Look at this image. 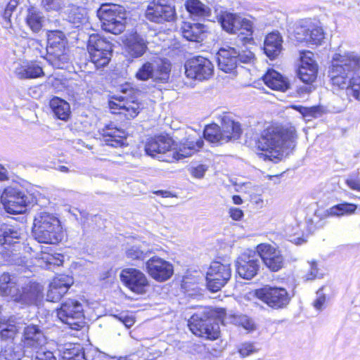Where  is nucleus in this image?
Masks as SVG:
<instances>
[{
  "label": "nucleus",
  "mask_w": 360,
  "mask_h": 360,
  "mask_svg": "<svg viewBox=\"0 0 360 360\" xmlns=\"http://www.w3.org/2000/svg\"><path fill=\"white\" fill-rule=\"evenodd\" d=\"M328 76L334 86L346 89L347 95L360 101V55L352 51L333 56Z\"/></svg>",
  "instance_id": "f257e3e1"
},
{
  "label": "nucleus",
  "mask_w": 360,
  "mask_h": 360,
  "mask_svg": "<svg viewBox=\"0 0 360 360\" xmlns=\"http://www.w3.org/2000/svg\"><path fill=\"white\" fill-rule=\"evenodd\" d=\"M172 143V139L164 136L150 137L146 143L145 151L151 157L169 162L191 156L202 147L204 141L200 137L189 136L176 151L171 150Z\"/></svg>",
  "instance_id": "f03ea898"
},
{
  "label": "nucleus",
  "mask_w": 360,
  "mask_h": 360,
  "mask_svg": "<svg viewBox=\"0 0 360 360\" xmlns=\"http://www.w3.org/2000/svg\"><path fill=\"white\" fill-rule=\"evenodd\" d=\"M295 138L294 129L285 130L281 127L269 126L262 132L257 140V148L262 151L258 155L264 160H279L283 155V148L290 147Z\"/></svg>",
  "instance_id": "7ed1b4c3"
},
{
  "label": "nucleus",
  "mask_w": 360,
  "mask_h": 360,
  "mask_svg": "<svg viewBox=\"0 0 360 360\" xmlns=\"http://www.w3.org/2000/svg\"><path fill=\"white\" fill-rule=\"evenodd\" d=\"M34 238L41 243L56 244L62 240L63 231L59 219L46 212L37 214L32 227Z\"/></svg>",
  "instance_id": "20e7f679"
},
{
  "label": "nucleus",
  "mask_w": 360,
  "mask_h": 360,
  "mask_svg": "<svg viewBox=\"0 0 360 360\" xmlns=\"http://www.w3.org/2000/svg\"><path fill=\"white\" fill-rule=\"evenodd\" d=\"M97 16L102 23V28L106 32L119 34L125 29L127 13L122 6L103 4L97 11Z\"/></svg>",
  "instance_id": "39448f33"
},
{
  "label": "nucleus",
  "mask_w": 360,
  "mask_h": 360,
  "mask_svg": "<svg viewBox=\"0 0 360 360\" xmlns=\"http://www.w3.org/2000/svg\"><path fill=\"white\" fill-rule=\"evenodd\" d=\"M171 64L168 60L154 58L144 62L138 69L135 77L140 81L152 79L156 82L166 83L169 79Z\"/></svg>",
  "instance_id": "423d86ee"
},
{
  "label": "nucleus",
  "mask_w": 360,
  "mask_h": 360,
  "mask_svg": "<svg viewBox=\"0 0 360 360\" xmlns=\"http://www.w3.org/2000/svg\"><path fill=\"white\" fill-rule=\"evenodd\" d=\"M47 38V60L54 68H64L70 60L65 49V34L59 30H51L49 32Z\"/></svg>",
  "instance_id": "0eeeda50"
},
{
  "label": "nucleus",
  "mask_w": 360,
  "mask_h": 360,
  "mask_svg": "<svg viewBox=\"0 0 360 360\" xmlns=\"http://www.w3.org/2000/svg\"><path fill=\"white\" fill-rule=\"evenodd\" d=\"M254 53L245 49H236L226 46L221 48L217 53L219 68L224 72H233L240 63H248L254 59Z\"/></svg>",
  "instance_id": "6e6552de"
},
{
  "label": "nucleus",
  "mask_w": 360,
  "mask_h": 360,
  "mask_svg": "<svg viewBox=\"0 0 360 360\" xmlns=\"http://www.w3.org/2000/svg\"><path fill=\"white\" fill-rule=\"evenodd\" d=\"M121 95H115L109 102L110 108L113 113L124 114L129 118L135 117L140 110L139 103L132 100L134 94V89L129 84L121 85L119 87Z\"/></svg>",
  "instance_id": "1a4fd4ad"
},
{
  "label": "nucleus",
  "mask_w": 360,
  "mask_h": 360,
  "mask_svg": "<svg viewBox=\"0 0 360 360\" xmlns=\"http://www.w3.org/2000/svg\"><path fill=\"white\" fill-rule=\"evenodd\" d=\"M90 61L96 69L105 67L112 55V44L98 34L89 37L87 45Z\"/></svg>",
  "instance_id": "9d476101"
},
{
  "label": "nucleus",
  "mask_w": 360,
  "mask_h": 360,
  "mask_svg": "<svg viewBox=\"0 0 360 360\" xmlns=\"http://www.w3.org/2000/svg\"><path fill=\"white\" fill-rule=\"evenodd\" d=\"M57 316L70 329L78 330L84 326L82 304L76 300L68 299L57 309Z\"/></svg>",
  "instance_id": "9b49d317"
},
{
  "label": "nucleus",
  "mask_w": 360,
  "mask_h": 360,
  "mask_svg": "<svg viewBox=\"0 0 360 360\" xmlns=\"http://www.w3.org/2000/svg\"><path fill=\"white\" fill-rule=\"evenodd\" d=\"M255 295L269 307L276 309L285 308L291 300L290 295L285 288L269 285L257 290Z\"/></svg>",
  "instance_id": "f8f14e48"
},
{
  "label": "nucleus",
  "mask_w": 360,
  "mask_h": 360,
  "mask_svg": "<svg viewBox=\"0 0 360 360\" xmlns=\"http://www.w3.org/2000/svg\"><path fill=\"white\" fill-rule=\"evenodd\" d=\"M231 276V269L229 264L213 262L207 272V286L210 291L217 292L226 284Z\"/></svg>",
  "instance_id": "ddd939ff"
},
{
  "label": "nucleus",
  "mask_w": 360,
  "mask_h": 360,
  "mask_svg": "<svg viewBox=\"0 0 360 360\" xmlns=\"http://www.w3.org/2000/svg\"><path fill=\"white\" fill-rule=\"evenodd\" d=\"M214 73L211 61L202 56L188 60L185 64V74L187 77L200 81L209 79Z\"/></svg>",
  "instance_id": "4468645a"
},
{
  "label": "nucleus",
  "mask_w": 360,
  "mask_h": 360,
  "mask_svg": "<svg viewBox=\"0 0 360 360\" xmlns=\"http://www.w3.org/2000/svg\"><path fill=\"white\" fill-rule=\"evenodd\" d=\"M1 202L8 213L19 214L25 210L27 197L22 191L9 186L2 193Z\"/></svg>",
  "instance_id": "2eb2a0df"
},
{
  "label": "nucleus",
  "mask_w": 360,
  "mask_h": 360,
  "mask_svg": "<svg viewBox=\"0 0 360 360\" xmlns=\"http://www.w3.org/2000/svg\"><path fill=\"white\" fill-rule=\"evenodd\" d=\"M219 22L226 32L236 34L240 31V34L251 35L252 33V22L240 15L231 13H223L219 17Z\"/></svg>",
  "instance_id": "dca6fc26"
},
{
  "label": "nucleus",
  "mask_w": 360,
  "mask_h": 360,
  "mask_svg": "<svg viewBox=\"0 0 360 360\" xmlns=\"http://www.w3.org/2000/svg\"><path fill=\"white\" fill-rule=\"evenodd\" d=\"M258 257H260L264 265L271 271H278L284 266V257L280 250L267 244L261 243L256 248Z\"/></svg>",
  "instance_id": "f3484780"
},
{
  "label": "nucleus",
  "mask_w": 360,
  "mask_h": 360,
  "mask_svg": "<svg viewBox=\"0 0 360 360\" xmlns=\"http://www.w3.org/2000/svg\"><path fill=\"white\" fill-rule=\"evenodd\" d=\"M146 271L153 279L158 282L167 281L174 273L173 265L158 256L150 257L146 262Z\"/></svg>",
  "instance_id": "a211bd4d"
},
{
  "label": "nucleus",
  "mask_w": 360,
  "mask_h": 360,
  "mask_svg": "<svg viewBox=\"0 0 360 360\" xmlns=\"http://www.w3.org/2000/svg\"><path fill=\"white\" fill-rule=\"evenodd\" d=\"M236 271L240 277L250 280L259 269V259L257 252L243 253L236 261Z\"/></svg>",
  "instance_id": "6ab92c4d"
},
{
  "label": "nucleus",
  "mask_w": 360,
  "mask_h": 360,
  "mask_svg": "<svg viewBox=\"0 0 360 360\" xmlns=\"http://www.w3.org/2000/svg\"><path fill=\"white\" fill-rule=\"evenodd\" d=\"M175 10L173 7L160 0H153L148 5L146 18L150 21L162 23L174 20Z\"/></svg>",
  "instance_id": "aec40b11"
},
{
  "label": "nucleus",
  "mask_w": 360,
  "mask_h": 360,
  "mask_svg": "<svg viewBox=\"0 0 360 360\" xmlns=\"http://www.w3.org/2000/svg\"><path fill=\"white\" fill-rule=\"evenodd\" d=\"M300 64L297 71L299 78L304 83H311L318 72L317 64L314 59V53L309 51L300 52Z\"/></svg>",
  "instance_id": "412c9836"
},
{
  "label": "nucleus",
  "mask_w": 360,
  "mask_h": 360,
  "mask_svg": "<svg viewBox=\"0 0 360 360\" xmlns=\"http://www.w3.org/2000/svg\"><path fill=\"white\" fill-rule=\"evenodd\" d=\"M120 278L127 287L138 294L144 292L145 288L148 285L146 275L136 269L129 268L122 270Z\"/></svg>",
  "instance_id": "4be33fe9"
},
{
  "label": "nucleus",
  "mask_w": 360,
  "mask_h": 360,
  "mask_svg": "<svg viewBox=\"0 0 360 360\" xmlns=\"http://www.w3.org/2000/svg\"><path fill=\"white\" fill-rule=\"evenodd\" d=\"M46 342V336L39 326L30 324L24 328L21 346L25 349H37L45 345Z\"/></svg>",
  "instance_id": "5701e85b"
},
{
  "label": "nucleus",
  "mask_w": 360,
  "mask_h": 360,
  "mask_svg": "<svg viewBox=\"0 0 360 360\" xmlns=\"http://www.w3.org/2000/svg\"><path fill=\"white\" fill-rule=\"evenodd\" d=\"M73 282V278L68 275L62 274L56 276L49 285L46 295L47 301H59L67 293Z\"/></svg>",
  "instance_id": "b1692460"
},
{
  "label": "nucleus",
  "mask_w": 360,
  "mask_h": 360,
  "mask_svg": "<svg viewBox=\"0 0 360 360\" xmlns=\"http://www.w3.org/2000/svg\"><path fill=\"white\" fill-rule=\"evenodd\" d=\"M43 287L39 283L30 282L18 289L15 302L25 304H36L43 297Z\"/></svg>",
  "instance_id": "393cba45"
},
{
  "label": "nucleus",
  "mask_w": 360,
  "mask_h": 360,
  "mask_svg": "<svg viewBox=\"0 0 360 360\" xmlns=\"http://www.w3.org/2000/svg\"><path fill=\"white\" fill-rule=\"evenodd\" d=\"M295 37L298 41H306L311 44H321L324 39L322 27L317 26H300L297 27Z\"/></svg>",
  "instance_id": "a878e982"
},
{
  "label": "nucleus",
  "mask_w": 360,
  "mask_h": 360,
  "mask_svg": "<svg viewBox=\"0 0 360 360\" xmlns=\"http://www.w3.org/2000/svg\"><path fill=\"white\" fill-rule=\"evenodd\" d=\"M103 141L108 146L115 148L121 147L124 144L127 134L114 124L107 125L101 131Z\"/></svg>",
  "instance_id": "bb28decb"
},
{
  "label": "nucleus",
  "mask_w": 360,
  "mask_h": 360,
  "mask_svg": "<svg viewBox=\"0 0 360 360\" xmlns=\"http://www.w3.org/2000/svg\"><path fill=\"white\" fill-rule=\"evenodd\" d=\"M211 311H203L193 314L188 321V327L191 331L195 335H202L207 327H209L216 321L210 316Z\"/></svg>",
  "instance_id": "cd10ccee"
},
{
  "label": "nucleus",
  "mask_w": 360,
  "mask_h": 360,
  "mask_svg": "<svg viewBox=\"0 0 360 360\" xmlns=\"http://www.w3.org/2000/svg\"><path fill=\"white\" fill-rule=\"evenodd\" d=\"M181 30L182 36L188 41L199 42L204 39L205 27L201 23L184 22Z\"/></svg>",
  "instance_id": "c85d7f7f"
},
{
  "label": "nucleus",
  "mask_w": 360,
  "mask_h": 360,
  "mask_svg": "<svg viewBox=\"0 0 360 360\" xmlns=\"http://www.w3.org/2000/svg\"><path fill=\"white\" fill-rule=\"evenodd\" d=\"M221 129L224 134V141L225 142L232 139H238L242 134L240 124L238 122H234L226 115H224L221 118Z\"/></svg>",
  "instance_id": "c756f323"
},
{
  "label": "nucleus",
  "mask_w": 360,
  "mask_h": 360,
  "mask_svg": "<svg viewBox=\"0 0 360 360\" xmlns=\"http://www.w3.org/2000/svg\"><path fill=\"white\" fill-rule=\"evenodd\" d=\"M283 39L278 32H271L266 35L264 42V51L266 55L274 59L282 50Z\"/></svg>",
  "instance_id": "7c9ffc66"
},
{
  "label": "nucleus",
  "mask_w": 360,
  "mask_h": 360,
  "mask_svg": "<svg viewBox=\"0 0 360 360\" xmlns=\"http://www.w3.org/2000/svg\"><path fill=\"white\" fill-rule=\"evenodd\" d=\"M18 280L14 276L4 273L0 276V293L3 296L9 297L15 301L18 288Z\"/></svg>",
  "instance_id": "2f4dec72"
},
{
  "label": "nucleus",
  "mask_w": 360,
  "mask_h": 360,
  "mask_svg": "<svg viewBox=\"0 0 360 360\" xmlns=\"http://www.w3.org/2000/svg\"><path fill=\"white\" fill-rule=\"evenodd\" d=\"M264 84L271 89L285 91L289 89V83L279 72L269 70L263 76Z\"/></svg>",
  "instance_id": "473e14b6"
},
{
  "label": "nucleus",
  "mask_w": 360,
  "mask_h": 360,
  "mask_svg": "<svg viewBox=\"0 0 360 360\" xmlns=\"http://www.w3.org/2000/svg\"><path fill=\"white\" fill-rule=\"evenodd\" d=\"M146 50L147 42L142 37L136 34L127 39L126 51L131 57H141Z\"/></svg>",
  "instance_id": "72a5a7b5"
},
{
  "label": "nucleus",
  "mask_w": 360,
  "mask_h": 360,
  "mask_svg": "<svg viewBox=\"0 0 360 360\" xmlns=\"http://www.w3.org/2000/svg\"><path fill=\"white\" fill-rule=\"evenodd\" d=\"M22 235V230L17 226L0 224V244L15 243L16 240L21 238Z\"/></svg>",
  "instance_id": "f704fd0d"
},
{
  "label": "nucleus",
  "mask_w": 360,
  "mask_h": 360,
  "mask_svg": "<svg viewBox=\"0 0 360 360\" xmlns=\"http://www.w3.org/2000/svg\"><path fill=\"white\" fill-rule=\"evenodd\" d=\"M158 248H147L145 243L130 245L125 250L126 257L130 260L142 261L150 253L158 251Z\"/></svg>",
  "instance_id": "c9c22d12"
},
{
  "label": "nucleus",
  "mask_w": 360,
  "mask_h": 360,
  "mask_svg": "<svg viewBox=\"0 0 360 360\" xmlns=\"http://www.w3.org/2000/svg\"><path fill=\"white\" fill-rule=\"evenodd\" d=\"M15 72L20 79H33L44 75L41 65L36 62L27 63L17 68Z\"/></svg>",
  "instance_id": "e433bc0d"
},
{
  "label": "nucleus",
  "mask_w": 360,
  "mask_h": 360,
  "mask_svg": "<svg viewBox=\"0 0 360 360\" xmlns=\"http://www.w3.org/2000/svg\"><path fill=\"white\" fill-rule=\"evenodd\" d=\"M50 107L58 119L68 120L71 113L70 107L68 102L55 97L51 100Z\"/></svg>",
  "instance_id": "4c0bfd02"
},
{
  "label": "nucleus",
  "mask_w": 360,
  "mask_h": 360,
  "mask_svg": "<svg viewBox=\"0 0 360 360\" xmlns=\"http://www.w3.org/2000/svg\"><path fill=\"white\" fill-rule=\"evenodd\" d=\"M68 20L76 27L87 22V12L85 8L75 5H70L65 11Z\"/></svg>",
  "instance_id": "58836bf2"
},
{
  "label": "nucleus",
  "mask_w": 360,
  "mask_h": 360,
  "mask_svg": "<svg viewBox=\"0 0 360 360\" xmlns=\"http://www.w3.org/2000/svg\"><path fill=\"white\" fill-rule=\"evenodd\" d=\"M44 20L43 14L36 8H31L28 9L26 22L32 32H39L43 27Z\"/></svg>",
  "instance_id": "ea45409f"
},
{
  "label": "nucleus",
  "mask_w": 360,
  "mask_h": 360,
  "mask_svg": "<svg viewBox=\"0 0 360 360\" xmlns=\"http://www.w3.org/2000/svg\"><path fill=\"white\" fill-rule=\"evenodd\" d=\"M186 8L191 15L198 17H208L210 15L211 10L200 0H187Z\"/></svg>",
  "instance_id": "a19ab883"
},
{
  "label": "nucleus",
  "mask_w": 360,
  "mask_h": 360,
  "mask_svg": "<svg viewBox=\"0 0 360 360\" xmlns=\"http://www.w3.org/2000/svg\"><path fill=\"white\" fill-rule=\"evenodd\" d=\"M205 139L212 143H226L224 141V134L221 129L217 124H211L207 125L204 130Z\"/></svg>",
  "instance_id": "79ce46f5"
},
{
  "label": "nucleus",
  "mask_w": 360,
  "mask_h": 360,
  "mask_svg": "<svg viewBox=\"0 0 360 360\" xmlns=\"http://www.w3.org/2000/svg\"><path fill=\"white\" fill-rule=\"evenodd\" d=\"M26 349L22 346L7 345L1 352V356L6 360H20Z\"/></svg>",
  "instance_id": "37998d69"
},
{
  "label": "nucleus",
  "mask_w": 360,
  "mask_h": 360,
  "mask_svg": "<svg viewBox=\"0 0 360 360\" xmlns=\"http://www.w3.org/2000/svg\"><path fill=\"white\" fill-rule=\"evenodd\" d=\"M62 360H86L83 348L70 345L62 354Z\"/></svg>",
  "instance_id": "c03bdc74"
},
{
  "label": "nucleus",
  "mask_w": 360,
  "mask_h": 360,
  "mask_svg": "<svg viewBox=\"0 0 360 360\" xmlns=\"http://www.w3.org/2000/svg\"><path fill=\"white\" fill-rule=\"evenodd\" d=\"M356 205L349 203H341L330 208L328 214L330 216H342L344 214H350L354 212Z\"/></svg>",
  "instance_id": "a18cd8bd"
},
{
  "label": "nucleus",
  "mask_w": 360,
  "mask_h": 360,
  "mask_svg": "<svg viewBox=\"0 0 360 360\" xmlns=\"http://www.w3.org/2000/svg\"><path fill=\"white\" fill-rule=\"evenodd\" d=\"M220 329L219 323L215 321L209 327L206 328L205 332L202 333V335L199 337L204 338L207 340H214L219 338Z\"/></svg>",
  "instance_id": "49530a36"
},
{
  "label": "nucleus",
  "mask_w": 360,
  "mask_h": 360,
  "mask_svg": "<svg viewBox=\"0 0 360 360\" xmlns=\"http://www.w3.org/2000/svg\"><path fill=\"white\" fill-rule=\"evenodd\" d=\"M41 6L47 11H59L63 8L65 4L63 0H42Z\"/></svg>",
  "instance_id": "de8ad7c7"
},
{
  "label": "nucleus",
  "mask_w": 360,
  "mask_h": 360,
  "mask_svg": "<svg viewBox=\"0 0 360 360\" xmlns=\"http://www.w3.org/2000/svg\"><path fill=\"white\" fill-rule=\"evenodd\" d=\"M292 108L299 111L307 120H310L311 118L315 117L319 111L317 107L307 108L301 105H294Z\"/></svg>",
  "instance_id": "09e8293b"
},
{
  "label": "nucleus",
  "mask_w": 360,
  "mask_h": 360,
  "mask_svg": "<svg viewBox=\"0 0 360 360\" xmlns=\"http://www.w3.org/2000/svg\"><path fill=\"white\" fill-rule=\"evenodd\" d=\"M37 259L41 260L46 264L59 266L62 261L55 255L41 251L40 255H37Z\"/></svg>",
  "instance_id": "8fccbe9b"
},
{
  "label": "nucleus",
  "mask_w": 360,
  "mask_h": 360,
  "mask_svg": "<svg viewBox=\"0 0 360 360\" xmlns=\"http://www.w3.org/2000/svg\"><path fill=\"white\" fill-rule=\"evenodd\" d=\"M258 352V349L250 342H245L240 345L238 352L243 357L248 356Z\"/></svg>",
  "instance_id": "3c124183"
},
{
  "label": "nucleus",
  "mask_w": 360,
  "mask_h": 360,
  "mask_svg": "<svg viewBox=\"0 0 360 360\" xmlns=\"http://www.w3.org/2000/svg\"><path fill=\"white\" fill-rule=\"evenodd\" d=\"M237 322L239 326H242L247 330L252 331L255 329V324L254 321L247 316H240L238 318Z\"/></svg>",
  "instance_id": "603ef678"
},
{
  "label": "nucleus",
  "mask_w": 360,
  "mask_h": 360,
  "mask_svg": "<svg viewBox=\"0 0 360 360\" xmlns=\"http://www.w3.org/2000/svg\"><path fill=\"white\" fill-rule=\"evenodd\" d=\"M326 295L323 293L322 290H319L316 292V298L314 302V307L317 310H322L324 308L326 302Z\"/></svg>",
  "instance_id": "864d4df0"
},
{
  "label": "nucleus",
  "mask_w": 360,
  "mask_h": 360,
  "mask_svg": "<svg viewBox=\"0 0 360 360\" xmlns=\"http://www.w3.org/2000/svg\"><path fill=\"white\" fill-rule=\"evenodd\" d=\"M20 327H11L10 329H2L0 330V335L3 339H13Z\"/></svg>",
  "instance_id": "5fc2aeb1"
},
{
  "label": "nucleus",
  "mask_w": 360,
  "mask_h": 360,
  "mask_svg": "<svg viewBox=\"0 0 360 360\" xmlns=\"http://www.w3.org/2000/svg\"><path fill=\"white\" fill-rule=\"evenodd\" d=\"M34 360H57L51 351H37Z\"/></svg>",
  "instance_id": "6e6d98bb"
},
{
  "label": "nucleus",
  "mask_w": 360,
  "mask_h": 360,
  "mask_svg": "<svg viewBox=\"0 0 360 360\" xmlns=\"http://www.w3.org/2000/svg\"><path fill=\"white\" fill-rule=\"evenodd\" d=\"M207 169V168L206 166L203 165H199L197 167H192L191 169V174L195 178L202 179L204 176Z\"/></svg>",
  "instance_id": "4d7b16f0"
},
{
  "label": "nucleus",
  "mask_w": 360,
  "mask_h": 360,
  "mask_svg": "<svg viewBox=\"0 0 360 360\" xmlns=\"http://www.w3.org/2000/svg\"><path fill=\"white\" fill-rule=\"evenodd\" d=\"M309 269L306 274L305 278L307 280H314L318 275V268L316 262L312 261L309 262Z\"/></svg>",
  "instance_id": "13d9d810"
},
{
  "label": "nucleus",
  "mask_w": 360,
  "mask_h": 360,
  "mask_svg": "<svg viewBox=\"0 0 360 360\" xmlns=\"http://www.w3.org/2000/svg\"><path fill=\"white\" fill-rule=\"evenodd\" d=\"M11 327H20L19 323L13 317L6 320L0 321V330L2 329H10Z\"/></svg>",
  "instance_id": "bf43d9fd"
},
{
  "label": "nucleus",
  "mask_w": 360,
  "mask_h": 360,
  "mask_svg": "<svg viewBox=\"0 0 360 360\" xmlns=\"http://www.w3.org/2000/svg\"><path fill=\"white\" fill-rule=\"evenodd\" d=\"M127 328H130L134 324V319L127 315L115 316Z\"/></svg>",
  "instance_id": "052dcab7"
},
{
  "label": "nucleus",
  "mask_w": 360,
  "mask_h": 360,
  "mask_svg": "<svg viewBox=\"0 0 360 360\" xmlns=\"http://www.w3.org/2000/svg\"><path fill=\"white\" fill-rule=\"evenodd\" d=\"M229 214L230 217L236 221L240 220L242 217H243V211L236 207H231L229 209Z\"/></svg>",
  "instance_id": "680f3d73"
},
{
  "label": "nucleus",
  "mask_w": 360,
  "mask_h": 360,
  "mask_svg": "<svg viewBox=\"0 0 360 360\" xmlns=\"http://www.w3.org/2000/svg\"><path fill=\"white\" fill-rule=\"evenodd\" d=\"M18 5L17 0H11L5 9V15H11V12Z\"/></svg>",
  "instance_id": "e2e57ef3"
},
{
  "label": "nucleus",
  "mask_w": 360,
  "mask_h": 360,
  "mask_svg": "<svg viewBox=\"0 0 360 360\" xmlns=\"http://www.w3.org/2000/svg\"><path fill=\"white\" fill-rule=\"evenodd\" d=\"M347 186L353 189L360 191V182L354 179H347L346 181Z\"/></svg>",
  "instance_id": "0e129e2a"
},
{
  "label": "nucleus",
  "mask_w": 360,
  "mask_h": 360,
  "mask_svg": "<svg viewBox=\"0 0 360 360\" xmlns=\"http://www.w3.org/2000/svg\"><path fill=\"white\" fill-rule=\"evenodd\" d=\"M8 179L7 170L0 165V181Z\"/></svg>",
  "instance_id": "69168bd1"
},
{
  "label": "nucleus",
  "mask_w": 360,
  "mask_h": 360,
  "mask_svg": "<svg viewBox=\"0 0 360 360\" xmlns=\"http://www.w3.org/2000/svg\"><path fill=\"white\" fill-rule=\"evenodd\" d=\"M232 199L233 203L236 205H240L243 202V200L239 195H233Z\"/></svg>",
  "instance_id": "338daca9"
},
{
  "label": "nucleus",
  "mask_w": 360,
  "mask_h": 360,
  "mask_svg": "<svg viewBox=\"0 0 360 360\" xmlns=\"http://www.w3.org/2000/svg\"><path fill=\"white\" fill-rule=\"evenodd\" d=\"M60 170L61 172H68V167H66L65 166H60Z\"/></svg>",
  "instance_id": "774afa93"
}]
</instances>
